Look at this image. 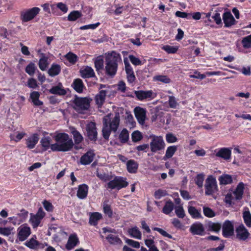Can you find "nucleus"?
<instances>
[{"mask_svg":"<svg viewBox=\"0 0 251 251\" xmlns=\"http://www.w3.org/2000/svg\"><path fill=\"white\" fill-rule=\"evenodd\" d=\"M40 245V244L33 238L25 243V245L26 246L31 249H36L38 248Z\"/></svg>","mask_w":251,"mask_h":251,"instance_id":"nucleus-40","label":"nucleus"},{"mask_svg":"<svg viewBox=\"0 0 251 251\" xmlns=\"http://www.w3.org/2000/svg\"><path fill=\"white\" fill-rule=\"evenodd\" d=\"M51 139L50 137H43L40 141L42 146L45 149V150H47L50 148Z\"/></svg>","mask_w":251,"mask_h":251,"instance_id":"nucleus-33","label":"nucleus"},{"mask_svg":"<svg viewBox=\"0 0 251 251\" xmlns=\"http://www.w3.org/2000/svg\"><path fill=\"white\" fill-rule=\"evenodd\" d=\"M126 167L128 172L135 173L137 171L138 164L135 161L130 160L127 162Z\"/></svg>","mask_w":251,"mask_h":251,"instance_id":"nucleus-28","label":"nucleus"},{"mask_svg":"<svg viewBox=\"0 0 251 251\" xmlns=\"http://www.w3.org/2000/svg\"><path fill=\"white\" fill-rule=\"evenodd\" d=\"M87 135L89 139L92 141H96L97 140L98 132L96 124L94 122H89L86 126Z\"/></svg>","mask_w":251,"mask_h":251,"instance_id":"nucleus-8","label":"nucleus"},{"mask_svg":"<svg viewBox=\"0 0 251 251\" xmlns=\"http://www.w3.org/2000/svg\"><path fill=\"white\" fill-rule=\"evenodd\" d=\"M54 139L56 143L50 146V149L53 151H67L74 146L72 138L67 133H57L54 136Z\"/></svg>","mask_w":251,"mask_h":251,"instance_id":"nucleus-1","label":"nucleus"},{"mask_svg":"<svg viewBox=\"0 0 251 251\" xmlns=\"http://www.w3.org/2000/svg\"><path fill=\"white\" fill-rule=\"evenodd\" d=\"M78 242V239L76 235H71L68 239L66 248L67 250H70L74 248Z\"/></svg>","mask_w":251,"mask_h":251,"instance_id":"nucleus-24","label":"nucleus"},{"mask_svg":"<svg viewBox=\"0 0 251 251\" xmlns=\"http://www.w3.org/2000/svg\"><path fill=\"white\" fill-rule=\"evenodd\" d=\"M95 66L97 71L103 68V60L100 56L98 57L95 61Z\"/></svg>","mask_w":251,"mask_h":251,"instance_id":"nucleus-49","label":"nucleus"},{"mask_svg":"<svg viewBox=\"0 0 251 251\" xmlns=\"http://www.w3.org/2000/svg\"><path fill=\"white\" fill-rule=\"evenodd\" d=\"M27 86L32 89H35L38 86L37 81L33 78H30L28 79Z\"/></svg>","mask_w":251,"mask_h":251,"instance_id":"nucleus-58","label":"nucleus"},{"mask_svg":"<svg viewBox=\"0 0 251 251\" xmlns=\"http://www.w3.org/2000/svg\"><path fill=\"white\" fill-rule=\"evenodd\" d=\"M74 136V139L75 144H79L83 140V137L81 134L77 130H74L72 132Z\"/></svg>","mask_w":251,"mask_h":251,"instance_id":"nucleus-48","label":"nucleus"},{"mask_svg":"<svg viewBox=\"0 0 251 251\" xmlns=\"http://www.w3.org/2000/svg\"><path fill=\"white\" fill-rule=\"evenodd\" d=\"M30 233V228L28 226H22L18 228V236L20 241H23L25 240Z\"/></svg>","mask_w":251,"mask_h":251,"instance_id":"nucleus-14","label":"nucleus"},{"mask_svg":"<svg viewBox=\"0 0 251 251\" xmlns=\"http://www.w3.org/2000/svg\"><path fill=\"white\" fill-rule=\"evenodd\" d=\"M244 190V184L243 182H240L237 186L235 191L233 192V194L235 200H239L242 198Z\"/></svg>","mask_w":251,"mask_h":251,"instance_id":"nucleus-21","label":"nucleus"},{"mask_svg":"<svg viewBox=\"0 0 251 251\" xmlns=\"http://www.w3.org/2000/svg\"><path fill=\"white\" fill-rule=\"evenodd\" d=\"M128 233L133 238L140 239L141 238V232L137 227H133L128 230Z\"/></svg>","mask_w":251,"mask_h":251,"instance_id":"nucleus-34","label":"nucleus"},{"mask_svg":"<svg viewBox=\"0 0 251 251\" xmlns=\"http://www.w3.org/2000/svg\"><path fill=\"white\" fill-rule=\"evenodd\" d=\"M168 103L170 107L172 108H176L177 106L178 105L176 99L173 96H169Z\"/></svg>","mask_w":251,"mask_h":251,"instance_id":"nucleus-53","label":"nucleus"},{"mask_svg":"<svg viewBox=\"0 0 251 251\" xmlns=\"http://www.w3.org/2000/svg\"><path fill=\"white\" fill-rule=\"evenodd\" d=\"M188 212L194 218H200L201 217V213L194 206H189L188 207Z\"/></svg>","mask_w":251,"mask_h":251,"instance_id":"nucleus-42","label":"nucleus"},{"mask_svg":"<svg viewBox=\"0 0 251 251\" xmlns=\"http://www.w3.org/2000/svg\"><path fill=\"white\" fill-rule=\"evenodd\" d=\"M92 99L85 97H78L75 96L73 100V108L78 113H82L83 111L87 110L90 106Z\"/></svg>","mask_w":251,"mask_h":251,"instance_id":"nucleus-4","label":"nucleus"},{"mask_svg":"<svg viewBox=\"0 0 251 251\" xmlns=\"http://www.w3.org/2000/svg\"><path fill=\"white\" fill-rule=\"evenodd\" d=\"M102 218V215L99 212H94L91 214L89 218V224L92 226H96L98 222Z\"/></svg>","mask_w":251,"mask_h":251,"instance_id":"nucleus-26","label":"nucleus"},{"mask_svg":"<svg viewBox=\"0 0 251 251\" xmlns=\"http://www.w3.org/2000/svg\"><path fill=\"white\" fill-rule=\"evenodd\" d=\"M152 229L154 231H157L164 237H168L169 239H171L173 238L171 235L169 234L166 231L164 230L163 229L161 228L153 227Z\"/></svg>","mask_w":251,"mask_h":251,"instance_id":"nucleus-57","label":"nucleus"},{"mask_svg":"<svg viewBox=\"0 0 251 251\" xmlns=\"http://www.w3.org/2000/svg\"><path fill=\"white\" fill-rule=\"evenodd\" d=\"M143 138L142 133L138 130L133 131L131 134V139L133 142H137Z\"/></svg>","mask_w":251,"mask_h":251,"instance_id":"nucleus-45","label":"nucleus"},{"mask_svg":"<svg viewBox=\"0 0 251 251\" xmlns=\"http://www.w3.org/2000/svg\"><path fill=\"white\" fill-rule=\"evenodd\" d=\"M243 218L246 225L249 227H251V214L249 210L245 211L243 213Z\"/></svg>","mask_w":251,"mask_h":251,"instance_id":"nucleus-35","label":"nucleus"},{"mask_svg":"<svg viewBox=\"0 0 251 251\" xmlns=\"http://www.w3.org/2000/svg\"><path fill=\"white\" fill-rule=\"evenodd\" d=\"M121 143H126L129 139V133L126 128H124L121 132L119 136Z\"/></svg>","mask_w":251,"mask_h":251,"instance_id":"nucleus-31","label":"nucleus"},{"mask_svg":"<svg viewBox=\"0 0 251 251\" xmlns=\"http://www.w3.org/2000/svg\"><path fill=\"white\" fill-rule=\"evenodd\" d=\"M82 16V13L78 11H73L68 16V20L69 21H75Z\"/></svg>","mask_w":251,"mask_h":251,"instance_id":"nucleus-39","label":"nucleus"},{"mask_svg":"<svg viewBox=\"0 0 251 251\" xmlns=\"http://www.w3.org/2000/svg\"><path fill=\"white\" fill-rule=\"evenodd\" d=\"M174 204L171 201H167L163 207L162 211L166 214H170L174 209Z\"/></svg>","mask_w":251,"mask_h":251,"instance_id":"nucleus-37","label":"nucleus"},{"mask_svg":"<svg viewBox=\"0 0 251 251\" xmlns=\"http://www.w3.org/2000/svg\"><path fill=\"white\" fill-rule=\"evenodd\" d=\"M128 182L126 181V178L121 176H115L113 179H111L107 184L108 188L110 189H117L120 190L122 188L126 187Z\"/></svg>","mask_w":251,"mask_h":251,"instance_id":"nucleus-6","label":"nucleus"},{"mask_svg":"<svg viewBox=\"0 0 251 251\" xmlns=\"http://www.w3.org/2000/svg\"><path fill=\"white\" fill-rule=\"evenodd\" d=\"M81 75L83 78H90L94 77L95 73L93 69L90 67L87 66L84 69L80 71Z\"/></svg>","mask_w":251,"mask_h":251,"instance_id":"nucleus-25","label":"nucleus"},{"mask_svg":"<svg viewBox=\"0 0 251 251\" xmlns=\"http://www.w3.org/2000/svg\"><path fill=\"white\" fill-rule=\"evenodd\" d=\"M121 61L120 55L115 51L105 54V66L106 74L110 76H114L117 72L118 63Z\"/></svg>","mask_w":251,"mask_h":251,"instance_id":"nucleus-3","label":"nucleus"},{"mask_svg":"<svg viewBox=\"0 0 251 251\" xmlns=\"http://www.w3.org/2000/svg\"><path fill=\"white\" fill-rule=\"evenodd\" d=\"M65 57L71 63L74 64L77 61V56L72 52H69L65 55Z\"/></svg>","mask_w":251,"mask_h":251,"instance_id":"nucleus-46","label":"nucleus"},{"mask_svg":"<svg viewBox=\"0 0 251 251\" xmlns=\"http://www.w3.org/2000/svg\"><path fill=\"white\" fill-rule=\"evenodd\" d=\"M103 210L104 213L107 215L110 218L112 217L113 213L110 206L105 202H103Z\"/></svg>","mask_w":251,"mask_h":251,"instance_id":"nucleus-55","label":"nucleus"},{"mask_svg":"<svg viewBox=\"0 0 251 251\" xmlns=\"http://www.w3.org/2000/svg\"><path fill=\"white\" fill-rule=\"evenodd\" d=\"M134 111L138 123L141 125H144L146 117V111L143 108L136 107L134 108Z\"/></svg>","mask_w":251,"mask_h":251,"instance_id":"nucleus-9","label":"nucleus"},{"mask_svg":"<svg viewBox=\"0 0 251 251\" xmlns=\"http://www.w3.org/2000/svg\"><path fill=\"white\" fill-rule=\"evenodd\" d=\"M48 58L47 57H42L39 61V67L42 71H45L48 66Z\"/></svg>","mask_w":251,"mask_h":251,"instance_id":"nucleus-47","label":"nucleus"},{"mask_svg":"<svg viewBox=\"0 0 251 251\" xmlns=\"http://www.w3.org/2000/svg\"><path fill=\"white\" fill-rule=\"evenodd\" d=\"M242 44L244 48H249L251 47V34L244 37L242 40Z\"/></svg>","mask_w":251,"mask_h":251,"instance_id":"nucleus-56","label":"nucleus"},{"mask_svg":"<svg viewBox=\"0 0 251 251\" xmlns=\"http://www.w3.org/2000/svg\"><path fill=\"white\" fill-rule=\"evenodd\" d=\"M106 239L110 244L121 245L122 243V240L116 235L109 234Z\"/></svg>","mask_w":251,"mask_h":251,"instance_id":"nucleus-30","label":"nucleus"},{"mask_svg":"<svg viewBox=\"0 0 251 251\" xmlns=\"http://www.w3.org/2000/svg\"><path fill=\"white\" fill-rule=\"evenodd\" d=\"M36 67L35 64L32 62L30 63L25 68V72L28 74L29 75L32 76L34 75Z\"/></svg>","mask_w":251,"mask_h":251,"instance_id":"nucleus-44","label":"nucleus"},{"mask_svg":"<svg viewBox=\"0 0 251 251\" xmlns=\"http://www.w3.org/2000/svg\"><path fill=\"white\" fill-rule=\"evenodd\" d=\"M204 178V175L203 174H200L197 176L195 181L199 187L201 188L202 187Z\"/></svg>","mask_w":251,"mask_h":251,"instance_id":"nucleus-54","label":"nucleus"},{"mask_svg":"<svg viewBox=\"0 0 251 251\" xmlns=\"http://www.w3.org/2000/svg\"><path fill=\"white\" fill-rule=\"evenodd\" d=\"M95 154L92 151H89L81 156L80 163L83 165L90 164L93 160Z\"/></svg>","mask_w":251,"mask_h":251,"instance_id":"nucleus-18","label":"nucleus"},{"mask_svg":"<svg viewBox=\"0 0 251 251\" xmlns=\"http://www.w3.org/2000/svg\"><path fill=\"white\" fill-rule=\"evenodd\" d=\"M203 213L208 217H213L215 216L214 212L209 207H203Z\"/></svg>","mask_w":251,"mask_h":251,"instance_id":"nucleus-61","label":"nucleus"},{"mask_svg":"<svg viewBox=\"0 0 251 251\" xmlns=\"http://www.w3.org/2000/svg\"><path fill=\"white\" fill-rule=\"evenodd\" d=\"M231 155V151L227 148H221L216 153V156L224 159H228Z\"/></svg>","mask_w":251,"mask_h":251,"instance_id":"nucleus-22","label":"nucleus"},{"mask_svg":"<svg viewBox=\"0 0 251 251\" xmlns=\"http://www.w3.org/2000/svg\"><path fill=\"white\" fill-rule=\"evenodd\" d=\"M205 187L206 195H210L212 194L216 187L215 179L212 177H208L206 179Z\"/></svg>","mask_w":251,"mask_h":251,"instance_id":"nucleus-11","label":"nucleus"},{"mask_svg":"<svg viewBox=\"0 0 251 251\" xmlns=\"http://www.w3.org/2000/svg\"><path fill=\"white\" fill-rule=\"evenodd\" d=\"M209 228L213 231L218 232L221 227V225L219 223H212L209 225Z\"/></svg>","mask_w":251,"mask_h":251,"instance_id":"nucleus-63","label":"nucleus"},{"mask_svg":"<svg viewBox=\"0 0 251 251\" xmlns=\"http://www.w3.org/2000/svg\"><path fill=\"white\" fill-rule=\"evenodd\" d=\"M39 138L38 134L35 133L29 137L26 140V145L29 149H32L35 148L39 141Z\"/></svg>","mask_w":251,"mask_h":251,"instance_id":"nucleus-17","label":"nucleus"},{"mask_svg":"<svg viewBox=\"0 0 251 251\" xmlns=\"http://www.w3.org/2000/svg\"><path fill=\"white\" fill-rule=\"evenodd\" d=\"M120 115L116 113L112 118H109V115L103 118V127L102 129L103 137L108 139L111 132H116L120 124Z\"/></svg>","mask_w":251,"mask_h":251,"instance_id":"nucleus-2","label":"nucleus"},{"mask_svg":"<svg viewBox=\"0 0 251 251\" xmlns=\"http://www.w3.org/2000/svg\"><path fill=\"white\" fill-rule=\"evenodd\" d=\"M39 7H34L30 9L25 10L21 12V20L24 22H27L33 19L40 12Z\"/></svg>","mask_w":251,"mask_h":251,"instance_id":"nucleus-7","label":"nucleus"},{"mask_svg":"<svg viewBox=\"0 0 251 251\" xmlns=\"http://www.w3.org/2000/svg\"><path fill=\"white\" fill-rule=\"evenodd\" d=\"M177 147L176 146H172L168 147L166 151L164 159H165V158H170L172 157L177 151Z\"/></svg>","mask_w":251,"mask_h":251,"instance_id":"nucleus-36","label":"nucleus"},{"mask_svg":"<svg viewBox=\"0 0 251 251\" xmlns=\"http://www.w3.org/2000/svg\"><path fill=\"white\" fill-rule=\"evenodd\" d=\"M41 220V219L35 215L31 214L29 221L33 228H36L39 225Z\"/></svg>","mask_w":251,"mask_h":251,"instance_id":"nucleus-43","label":"nucleus"},{"mask_svg":"<svg viewBox=\"0 0 251 251\" xmlns=\"http://www.w3.org/2000/svg\"><path fill=\"white\" fill-rule=\"evenodd\" d=\"M234 227L232 223L226 221L223 226V234L225 237L228 238L233 234Z\"/></svg>","mask_w":251,"mask_h":251,"instance_id":"nucleus-13","label":"nucleus"},{"mask_svg":"<svg viewBox=\"0 0 251 251\" xmlns=\"http://www.w3.org/2000/svg\"><path fill=\"white\" fill-rule=\"evenodd\" d=\"M219 181L221 184L227 185L232 183L233 177L231 175L223 174L219 177Z\"/></svg>","mask_w":251,"mask_h":251,"instance_id":"nucleus-27","label":"nucleus"},{"mask_svg":"<svg viewBox=\"0 0 251 251\" xmlns=\"http://www.w3.org/2000/svg\"><path fill=\"white\" fill-rule=\"evenodd\" d=\"M13 229L12 227H0V233L4 235L8 236L9 235Z\"/></svg>","mask_w":251,"mask_h":251,"instance_id":"nucleus-64","label":"nucleus"},{"mask_svg":"<svg viewBox=\"0 0 251 251\" xmlns=\"http://www.w3.org/2000/svg\"><path fill=\"white\" fill-rule=\"evenodd\" d=\"M166 140L169 143H173L177 141V138L172 133H167L166 135Z\"/></svg>","mask_w":251,"mask_h":251,"instance_id":"nucleus-60","label":"nucleus"},{"mask_svg":"<svg viewBox=\"0 0 251 251\" xmlns=\"http://www.w3.org/2000/svg\"><path fill=\"white\" fill-rule=\"evenodd\" d=\"M96 176L101 180L104 181H109L112 178L111 175L106 174L104 172H100L98 171L96 172Z\"/></svg>","mask_w":251,"mask_h":251,"instance_id":"nucleus-41","label":"nucleus"},{"mask_svg":"<svg viewBox=\"0 0 251 251\" xmlns=\"http://www.w3.org/2000/svg\"><path fill=\"white\" fill-rule=\"evenodd\" d=\"M175 213L177 216L180 218H183L184 217L185 214L184 210L182 206L179 205L175 207Z\"/></svg>","mask_w":251,"mask_h":251,"instance_id":"nucleus-51","label":"nucleus"},{"mask_svg":"<svg viewBox=\"0 0 251 251\" xmlns=\"http://www.w3.org/2000/svg\"><path fill=\"white\" fill-rule=\"evenodd\" d=\"M162 49L168 53H175L178 50V47L171 46L169 45H165L162 47Z\"/></svg>","mask_w":251,"mask_h":251,"instance_id":"nucleus-50","label":"nucleus"},{"mask_svg":"<svg viewBox=\"0 0 251 251\" xmlns=\"http://www.w3.org/2000/svg\"><path fill=\"white\" fill-rule=\"evenodd\" d=\"M60 72V67L58 65L53 64L48 71V74L50 76H53L59 74Z\"/></svg>","mask_w":251,"mask_h":251,"instance_id":"nucleus-32","label":"nucleus"},{"mask_svg":"<svg viewBox=\"0 0 251 251\" xmlns=\"http://www.w3.org/2000/svg\"><path fill=\"white\" fill-rule=\"evenodd\" d=\"M130 62L134 65L138 66L142 65L141 61L137 57L133 55H130L128 56Z\"/></svg>","mask_w":251,"mask_h":251,"instance_id":"nucleus-59","label":"nucleus"},{"mask_svg":"<svg viewBox=\"0 0 251 251\" xmlns=\"http://www.w3.org/2000/svg\"><path fill=\"white\" fill-rule=\"evenodd\" d=\"M106 93L107 92L105 90H100L99 93L96 95L95 100L98 107H100L104 102Z\"/></svg>","mask_w":251,"mask_h":251,"instance_id":"nucleus-20","label":"nucleus"},{"mask_svg":"<svg viewBox=\"0 0 251 251\" xmlns=\"http://www.w3.org/2000/svg\"><path fill=\"white\" fill-rule=\"evenodd\" d=\"M150 137L151 139L150 146L151 152H156L164 149L165 143L162 136L151 135Z\"/></svg>","mask_w":251,"mask_h":251,"instance_id":"nucleus-5","label":"nucleus"},{"mask_svg":"<svg viewBox=\"0 0 251 251\" xmlns=\"http://www.w3.org/2000/svg\"><path fill=\"white\" fill-rule=\"evenodd\" d=\"M236 232L237 238L243 241L246 240L250 235V233L242 224L236 228Z\"/></svg>","mask_w":251,"mask_h":251,"instance_id":"nucleus-12","label":"nucleus"},{"mask_svg":"<svg viewBox=\"0 0 251 251\" xmlns=\"http://www.w3.org/2000/svg\"><path fill=\"white\" fill-rule=\"evenodd\" d=\"M88 187L86 184H83L78 186L77 191V197L80 199H84L87 196Z\"/></svg>","mask_w":251,"mask_h":251,"instance_id":"nucleus-19","label":"nucleus"},{"mask_svg":"<svg viewBox=\"0 0 251 251\" xmlns=\"http://www.w3.org/2000/svg\"><path fill=\"white\" fill-rule=\"evenodd\" d=\"M124 63L125 65V70L126 74L127 81L129 83H132L135 81L136 79L132 68L126 59H124Z\"/></svg>","mask_w":251,"mask_h":251,"instance_id":"nucleus-10","label":"nucleus"},{"mask_svg":"<svg viewBox=\"0 0 251 251\" xmlns=\"http://www.w3.org/2000/svg\"><path fill=\"white\" fill-rule=\"evenodd\" d=\"M167 195V192L166 191L159 189L155 191L154 193V197L156 199H160L161 197H164Z\"/></svg>","mask_w":251,"mask_h":251,"instance_id":"nucleus-62","label":"nucleus"},{"mask_svg":"<svg viewBox=\"0 0 251 251\" xmlns=\"http://www.w3.org/2000/svg\"><path fill=\"white\" fill-rule=\"evenodd\" d=\"M190 231L193 235L202 236L204 233V228L203 225L201 223H195L191 226Z\"/></svg>","mask_w":251,"mask_h":251,"instance_id":"nucleus-15","label":"nucleus"},{"mask_svg":"<svg viewBox=\"0 0 251 251\" xmlns=\"http://www.w3.org/2000/svg\"><path fill=\"white\" fill-rule=\"evenodd\" d=\"M74 89L78 93H81L83 91V85L82 80L80 79H76L73 82Z\"/></svg>","mask_w":251,"mask_h":251,"instance_id":"nucleus-38","label":"nucleus"},{"mask_svg":"<svg viewBox=\"0 0 251 251\" xmlns=\"http://www.w3.org/2000/svg\"><path fill=\"white\" fill-rule=\"evenodd\" d=\"M223 19L225 25L226 27H230L235 24V20L230 12H226L224 13Z\"/></svg>","mask_w":251,"mask_h":251,"instance_id":"nucleus-16","label":"nucleus"},{"mask_svg":"<svg viewBox=\"0 0 251 251\" xmlns=\"http://www.w3.org/2000/svg\"><path fill=\"white\" fill-rule=\"evenodd\" d=\"M154 80L159 81L165 83L170 82V79L166 75H156L153 78Z\"/></svg>","mask_w":251,"mask_h":251,"instance_id":"nucleus-52","label":"nucleus"},{"mask_svg":"<svg viewBox=\"0 0 251 251\" xmlns=\"http://www.w3.org/2000/svg\"><path fill=\"white\" fill-rule=\"evenodd\" d=\"M152 91H137L135 92V94L137 98L140 100H143L146 99L150 98L152 97Z\"/></svg>","mask_w":251,"mask_h":251,"instance_id":"nucleus-23","label":"nucleus"},{"mask_svg":"<svg viewBox=\"0 0 251 251\" xmlns=\"http://www.w3.org/2000/svg\"><path fill=\"white\" fill-rule=\"evenodd\" d=\"M49 92L51 94L58 95L59 96H64L66 94V90L62 88L60 85L52 87L50 89Z\"/></svg>","mask_w":251,"mask_h":251,"instance_id":"nucleus-29","label":"nucleus"}]
</instances>
